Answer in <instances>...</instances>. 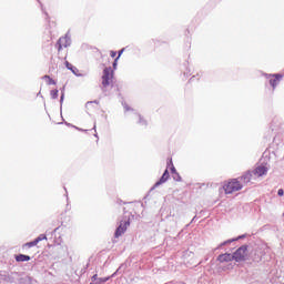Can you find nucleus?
<instances>
[{
	"label": "nucleus",
	"instance_id": "nucleus-24",
	"mask_svg": "<svg viewBox=\"0 0 284 284\" xmlns=\"http://www.w3.org/2000/svg\"><path fill=\"white\" fill-rule=\"evenodd\" d=\"M87 105H92V102H88V104Z\"/></svg>",
	"mask_w": 284,
	"mask_h": 284
},
{
	"label": "nucleus",
	"instance_id": "nucleus-14",
	"mask_svg": "<svg viewBox=\"0 0 284 284\" xmlns=\"http://www.w3.org/2000/svg\"><path fill=\"white\" fill-rule=\"evenodd\" d=\"M43 81H45L47 85H57V81H54L50 75L42 77Z\"/></svg>",
	"mask_w": 284,
	"mask_h": 284
},
{
	"label": "nucleus",
	"instance_id": "nucleus-4",
	"mask_svg": "<svg viewBox=\"0 0 284 284\" xmlns=\"http://www.w3.org/2000/svg\"><path fill=\"white\" fill-rule=\"evenodd\" d=\"M128 227H130V219L121 221L120 225L115 230V239H119V236H123V234H125V232L128 231Z\"/></svg>",
	"mask_w": 284,
	"mask_h": 284
},
{
	"label": "nucleus",
	"instance_id": "nucleus-21",
	"mask_svg": "<svg viewBox=\"0 0 284 284\" xmlns=\"http://www.w3.org/2000/svg\"><path fill=\"white\" fill-rule=\"evenodd\" d=\"M72 67H73V65H72L70 62L65 61V68H67L68 70L72 69Z\"/></svg>",
	"mask_w": 284,
	"mask_h": 284
},
{
	"label": "nucleus",
	"instance_id": "nucleus-11",
	"mask_svg": "<svg viewBox=\"0 0 284 284\" xmlns=\"http://www.w3.org/2000/svg\"><path fill=\"white\" fill-rule=\"evenodd\" d=\"M134 120L138 125H141L142 128H148V120L144 119L143 115H141L140 113L134 112Z\"/></svg>",
	"mask_w": 284,
	"mask_h": 284
},
{
	"label": "nucleus",
	"instance_id": "nucleus-12",
	"mask_svg": "<svg viewBox=\"0 0 284 284\" xmlns=\"http://www.w3.org/2000/svg\"><path fill=\"white\" fill-rule=\"evenodd\" d=\"M168 179H170V172L166 169L164 171L163 175L161 176L160 181H158L154 186L159 187V185H163V183H165L168 181Z\"/></svg>",
	"mask_w": 284,
	"mask_h": 284
},
{
	"label": "nucleus",
	"instance_id": "nucleus-25",
	"mask_svg": "<svg viewBox=\"0 0 284 284\" xmlns=\"http://www.w3.org/2000/svg\"><path fill=\"white\" fill-rule=\"evenodd\" d=\"M229 270H232V265H229V267H227Z\"/></svg>",
	"mask_w": 284,
	"mask_h": 284
},
{
	"label": "nucleus",
	"instance_id": "nucleus-16",
	"mask_svg": "<svg viewBox=\"0 0 284 284\" xmlns=\"http://www.w3.org/2000/svg\"><path fill=\"white\" fill-rule=\"evenodd\" d=\"M50 94H51V99H59V90H52Z\"/></svg>",
	"mask_w": 284,
	"mask_h": 284
},
{
	"label": "nucleus",
	"instance_id": "nucleus-5",
	"mask_svg": "<svg viewBox=\"0 0 284 284\" xmlns=\"http://www.w3.org/2000/svg\"><path fill=\"white\" fill-rule=\"evenodd\" d=\"M267 172V166L261 164L257 165L251 173L253 174V179H261V176H265Z\"/></svg>",
	"mask_w": 284,
	"mask_h": 284
},
{
	"label": "nucleus",
	"instance_id": "nucleus-6",
	"mask_svg": "<svg viewBox=\"0 0 284 284\" xmlns=\"http://www.w3.org/2000/svg\"><path fill=\"white\" fill-rule=\"evenodd\" d=\"M216 261L220 265H227L234 261V255L232 253H223L216 257Z\"/></svg>",
	"mask_w": 284,
	"mask_h": 284
},
{
	"label": "nucleus",
	"instance_id": "nucleus-19",
	"mask_svg": "<svg viewBox=\"0 0 284 284\" xmlns=\"http://www.w3.org/2000/svg\"><path fill=\"white\" fill-rule=\"evenodd\" d=\"M109 280V277L100 278V284L108 283Z\"/></svg>",
	"mask_w": 284,
	"mask_h": 284
},
{
	"label": "nucleus",
	"instance_id": "nucleus-2",
	"mask_svg": "<svg viewBox=\"0 0 284 284\" xmlns=\"http://www.w3.org/2000/svg\"><path fill=\"white\" fill-rule=\"evenodd\" d=\"M114 83V71L112 68H104L102 73V87L110 88Z\"/></svg>",
	"mask_w": 284,
	"mask_h": 284
},
{
	"label": "nucleus",
	"instance_id": "nucleus-13",
	"mask_svg": "<svg viewBox=\"0 0 284 284\" xmlns=\"http://www.w3.org/2000/svg\"><path fill=\"white\" fill-rule=\"evenodd\" d=\"M17 263H26L28 261H30V255H23V254H19L14 256Z\"/></svg>",
	"mask_w": 284,
	"mask_h": 284
},
{
	"label": "nucleus",
	"instance_id": "nucleus-27",
	"mask_svg": "<svg viewBox=\"0 0 284 284\" xmlns=\"http://www.w3.org/2000/svg\"><path fill=\"white\" fill-rule=\"evenodd\" d=\"M61 101H63V94L61 95Z\"/></svg>",
	"mask_w": 284,
	"mask_h": 284
},
{
	"label": "nucleus",
	"instance_id": "nucleus-8",
	"mask_svg": "<svg viewBox=\"0 0 284 284\" xmlns=\"http://www.w3.org/2000/svg\"><path fill=\"white\" fill-rule=\"evenodd\" d=\"M252 179H254L252 171H246L243 175L237 178L240 183H242V187L244 185H248V183H252Z\"/></svg>",
	"mask_w": 284,
	"mask_h": 284
},
{
	"label": "nucleus",
	"instance_id": "nucleus-9",
	"mask_svg": "<svg viewBox=\"0 0 284 284\" xmlns=\"http://www.w3.org/2000/svg\"><path fill=\"white\" fill-rule=\"evenodd\" d=\"M270 85L273 88V90H276V85L281 83V80L283 79V74L276 73V74H270Z\"/></svg>",
	"mask_w": 284,
	"mask_h": 284
},
{
	"label": "nucleus",
	"instance_id": "nucleus-17",
	"mask_svg": "<svg viewBox=\"0 0 284 284\" xmlns=\"http://www.w3.org/2000/svg\"><path fill=\"white\" fill-rule=\"evenodd\" d=\"M169 165H171V171L174 174L176 172V168H174V164L172 163V159H169Z\"/></svg>",
	"mask_w": 284,
	"mask_h": 284
},
{
	"label": "nucleus",
	"instance_id": "nucleus-15",
	"mask_svg": "<svg viewBox=\"0 0 284 284\" xmlns=\"http://www.w3.org/2000/svg\"><path fill=\"white\" fill-rule=\"evenodd\" d=\"M123 50L124 49L120 50L118 57L114 59V61H113V70H116L118 61H119V59H121V55L123 54Z\"/></svg>",
	"mask_w": 284,
	"mask_h": 284
},
{
	"label": "nucleus",
	"instance_id": "nucleus-22",
	"mask_svg": "<svg viewBox=\"0 0 284 284\" xmlns=\"http://www.w3.org/2000/svg\"><path fill=\"white\" fill-rule=\"evenodd\" d=\"M277 194H278V196H283V194H284L283 189H280V190L277 191Z\"/></svg>",
	"mask_w": 284,
	"mask_h": 284
},
{
	"label": "nucleus",
	"instance_id": "nucleus-18",
	"mask_svg": "<svg viewBox=\"0 0 284 284\" xmlns=\"http://www.w3.org/2000/svg\"><path fill=\"white\" fill-rule=\"evenodd\" d=\"M71 72H73L75 74V77H79V69H77L74 65L72 67Z\"/></svg>",
	"mask_w": 284,
	"mask_h": 284
},
{
	"label": "nucleus",
	"instance_id": "nucleus-10",
	"mask_svg": "<svg viewBox=\"0 0 284 284\" xmlns=\"http://www.w3.org/2000/svg\"><path fill=\"white\" fill-rule=\"evenodd\" d=\"M58 52H61L63 48H68L70 45V38L68 37H62L58 40Z\"/></svg>",
	"mask_w": 284,
	"mask_h": 284
},
{
	"label": "nucleus",
	"instance_id": "nucleus-7",
	"mask_svg": "<svg viewBox=\"0 0 284 284\" xmlns=\"http://www.w3.org/2000/svg\"><path fill=\"white\" fill-rule=\"evenodd\" d=\"M41 241H48V236H45V234H41L39 235L36 240H33L32 242H28L22 246V250H30V247H34L37 245H39V243H41Z\"/></svg>",
	"mask_w": 284,
	"mask_h": 284
},
{
	"label": "nucleus",
	"instance_id": "nucleus-20",
	"mask_svg": "<svg viewBox=\"0 0 284 284\" xmlns=\"http://www.w3.org/2000/svg\"><path fill=\"white\" fill-rule=\"evenodd\" d=\"M110 57H111L112 59H116V52H115V51H111V52H110Z\"/></svg>",
	"mask_w": 284,
	"mask_h": 284
},
{
	"label": "nucleus",
	"instance_id": "nucleus-3",
	"mask_svg": "<svg viewBox=\"0 0 284 284\" xmlns=\"http://www.w3.org/2000/svg\"><path fill=\"white\" fill-rule=\"evenodd\" d=\"M247 258V245H243L239 247L234 253H233V261L236 263H242V261H245Z\"/></svg>",
	"mask_w": 284,
	"mask_h": 284
},
{
	"label": "nucleus",
	"instance_id": "nucleus-26",
	"mask_svg": "<svg viewBox=\"0 0 284 284\" xmlns=\"http://www.w3.org/2000/svg\"><path fill=\"white\" fill-rule=\"evenodd\" d=\"M94 103H95L97 105H99V102H98V101H94Z\"/></svg>",
	"mask_w": 284,
	"mask_h": 284
},
{
	"label": "nucleus",
	"instance_id": "nucleus-1",
	"mask_svg": "<svg viewBox=\"0 0 284 284\" xmlns=\"http://www.w3.org/2000/svg\"><path fill=\"white\" fill-rule=\"evenodd\" d=\"M223 190L225 194H234V192H241L243 190V183H241L239 178L230 179L224 183Z\"/></svg>",
	"mask_w": 284,
	"mask_h": 284
},
{
	"label": "nucleus",
	"instance_id": "nucleus-23",
	"mask_svg": "<svg viewBox=\"0 0 284 284\" xmlns=\"http://www.w3.org/2000/svg\"><path fill=\"white\" fill-rule=\"evenodd\" d=\"M176 181H181V176H178Z\"/></svg>",
	"mask_w": 284,
	"mask_h": 284
}]
</instances>
